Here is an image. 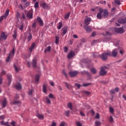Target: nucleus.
<instances>
[{
  "mask_svg": "<svg viewBox=\"0 0 126 126\" xmlns=\"http://www.w3.org/2000/svg\"><path fill=\"white\" fill-rule=\"evenodd\" d=\"M52 49V47L50 46H48L45 50H44V53L46 54V53H47L48 52L50 53L51 52V50Z\"/></svg>",
  "mask_w": 126,
  "mask_h": 126,
  "instance_id": "nucleus-24",
  "label": "nucleus"
},
{
  "mask_svg": "<svg viewBox=\"0 0 126 126\" xmlns=\"http://www.w3.org/2000/svg\"><path fill=\"white\" fill-rule=\"evenodd\" d=\"M21 19H25V15H24V13H21Z\"/></svg>",
  "mask_w": 126,
  "mask_h": 126,
  "instance_id": "nucleus-46",
  "label": "nucleus"
},
{
  "mask_svg": "<svg viewBox=\"0 0 126 126\" xmlns=\"http://www.w3.org/2000/svg\"><path fill=\"white\" fill-rule=\"evenodd\" d=\"M35 46H36V44L35 43H32L31 47L29 48V50H30L31 53H32V51H33V50H34Z\"/></svg>",
  "mask_w": 126,
  "mask_h": 126,
  "instance_id": "nucleus-22",
  "label": "nucleus"
},
{
  "mask_svg": "<svg viewBox=\"0 0 126 126\" xmlns=\"http://www.w3.org/2000/svg\"><path fill=\"white\" fill-rule=\"evenodd\" d=\"M113 121H114V120L113 119V117L110 116V118H109V121L111 123H112V122H113Z\"/></svg>",
  "mask_w": 126,
  "mask_h": 126,
  "instance_id": "nucleus-61",
  "label": "nucleus"
},
{
  "mask_svg": "<svg viewBox=\"0 0 126 126\" xmlns=\"http://www.w3.org/2000/svg\"><path fill=\"white\" fill-rule=\"evenodd\" d=\"M62 31L63 35H65L67 32V27H64L62 29Z\"/></svg>",
  "mask_w": 126,
  "mask_h": 126,
  "instance_id": "nucleus-23",
  "label": "nucleus"
},
{
  "mask_svg": "<svg viewBox=\"0 0 126 126\" xmlns=\"http://www.w3.org/2000/svg\"><path fill=\"white\" fill-rule=\"evenodd\" d=\"M9 14V10L7 9L5 11L4 14L3 15L1 16V17H0V23H1V22H2V20H3V19H6V18H7V17L8 16Z\"/></svg>",
  "mask_w": 126,
  "mask_h": 126,
  "instance_id": "nucleus-2",
  "label": "nucleus"
},
{
  "mask_svg": "<svg viewBox=\"0 0 126 126\" xmlns=\"http://www.w3.org/2000/svg\"><path fill=\"white\" fill-rule=\"evenodd\" d=\"M40 78V75L36 74L35 75V80L36 82H39V79Z\"/></svg>",
  "mask_w": 126,
  "mask_h": 126,
  "instance_id": "nucleus-33",
  "label": "nucleus"
},
{
  "mask_svg": "<svg viewBox=\"0 0 126 126\" xmlns=\"http://www.w3.org/2000/svg\"><path fill=\"white\" fill-rule=\"evenodd\" d=\"M67 51H68V48H67V47L65 46L64 47V53H67Z\"/></svg>",
  "mask_w": 126,
  "mask_h": 126,
  "instance_id": "nucleus-51",
  "label": "nucleus"
},
{
  "mask_svg": "<svg viewBox=\"0 0 126 126\" xmlns=\"http://www.w3.org/2000/svg\"><path fill=\"white\" fill-rule=\"evenodd\" d=\"M63 75H65V77H67V75H66V73L65 72V71L64 70V69L63 70Z\"/></svg>",
  "mask_w": 126,
  "mask_h": 126,
  "instance_id": "nucleus-53",
  "label": "nucleus"
},
{
  "mask_svg": "<svg viewBox=\"0 0 126 126\" xmlns=\"http://www.w3.org/2000/svg\"><path fill=\"white\" fill-rule=\"evenodd\" d=\"M115 32L117 33H120V34H123V33H125V30L123 28H115L114 29Z\"/></svg>",
  "mask_w": 126,
  "mask_h": 126,
  "instance_id": "nucleus-5",
  "label": "nucleus"
},
{
  "mask_svg": "<svg viewBox=\"0 0 126 126\" xmlns=\"http://www.w3.org/2000/svg\"><path fill=\"white\" fill-rule=\"evenodd\" d=\"M32 64V67H33V68H35V67H37V59H33Z\"/></svg>",
  "mask_w": 126,
  "mask_h": 126,
  "instance_id": "nucleus-12",
  "label": "nucleus"
},
{
  "mask_svg": "<svg viewBox=\"0 0 126 126\" xmlns=\"http://www.w3.org/2000/svg\"><path fill=\"white\" fill-rule=\"evenodd\" d=\"M16 17L18 19V18H20V19H21V14L19 13V12H17L16 14Z\"/></svg>",
  "mask_w": 126,
  "mask_h": 126,
  "instance_id": "nucleus-42",
  "label": "nucleus"
},
{
  "mask_svg": "<svg viewBox=\"0 0 126 126\" xmlns=\"http://www.w3.org/2000/svg\"><path fill=\"white\" fill-rule=\"evenodd\" d=\"M62 27H63V23L59 22V26L57 27V28L59 30H60V29H61Z\"/></svg>",
  "mask_w": 126,
  "mask_h": 126,
  "instance_id": "nucleus-38",
  "label": "nucleus"
},
{
  "mask_svg": "<svg viewBox=\"0 0 126 126\" xmlns=\"http://www.w3.org/2000/svg\"><path fill=\"white\" fill-rule=\"evenodd\" d=\"M19 103H20V101H19V100H17V101H14L13 102V104L14 105H15V104H19Z\"/></svg>",
  "mask_w": 126,
  "mask_h": 126,
  "instance_id": "nucleus-55",
  "label": "nucleus"
},
{
  "mask_svg": "<svg viewBox=\"0 0 126 126\" xmlns=\"http://www.w3.org/2000/svg\"><path fill=\"white\" fill-rule=\"evenodd\" d=\"M103 16H108V11L107 10H103Z\"/></svg>",
  "mask_w": 126,
  "mask_h": 126,
  "instance_id": "nucleus-32",
  "label": "nucleus"
},
{
  "mask_svg": "<svg viewBox=\"0 0 126 126\" xmlns=\"http://www.w3.org/2000/svg\"><path fill=\"white\" fill-rule=\"evenodd\" d=\"M13 38L14 39V40H16L17 37V32H16V30H14V34H13Z\"/></svg>",
  "mask_w": 126,
  "mask_h": 126,
  "instance_id": "nucleus-27",
  "label": "nucleus"
},
{
  "mask_svg": "<svg viewBox=\"0 0 126 126\" xmlns=\"http://www.w3.org/2000/svg\"><path fill=\"white\" fill-rule=\"evenodd\" d=\"M35 46H36V44L35 43H32L31 47L29 48V50H30L31 53H32V51H33V50H34Z\"/></svg>",
  "mask_w": 126,
  "mask_h": 126,
  "instance_id": "nucleus-21",
  "label": "nucleus"
},
{
  "mask_svg": "<svg viewBox=\"0 0 126 126\" xmlns=\"http://www.w3.org/2000/svg\"><path fill=\"white\" fill-rule=\"evenodd\" d=\"M68 108L71 110V111H72V104H71V102H69L67 104Z\"/></svg>",
  "mask_w": 126,
  "mask_h": 126,
  "instance_id": "nucleus-29",
  "label": "nucleus"
},
{
  "mask_svg": "<svg viewBox=\"0 0 126 126\" xmlns=\"http://www.w3.org/2000/svg\"><path fill=\"white\" fill-rule=\"evenodd\" d=\"M64 84L67 89H70V88H71V85H70L69 84H68L67 82H64Z\"/></svg>",
  "mask_w": 126,
  "mask_h": 126,
  "instance_id": "nucleus-34",
  "label": "nucleus"
},
{
  "mask_svg": "<svg viewBox=\"0 0 126 126\" xmlns=\"http://www.w3.org/2000/svg\"><path fill=\"white\" fill-rule=\"evenodd\" d=\"M95 119H100V115L99 113H96L95 115Z\"/></svg>",
  "mask_w": 126,
  "mask_h": 126,
  "instance_id": "nucleus-57",
  "label": "nucleus"
},
{
  "mask_svg": "<svg viewBox=\"0 0 126 126\" xmlns=\"http://www.w3.org/2000/svg\"><path fill=\"white\" fill-rule=\"evenodd\" d=\"M92 37H95L96 36V32H94L92 33Z\"/></svg>",
  "mask_w": 126,
  "mask_h": 126,
  "instance_id": "nucleus-63",
  "label": "nucleus"
},
{
  "mask_svg": "<svg viewBox=\"0 0 126 126\" xmlns=\"http://www.w3.org/2000/svg\"><path fill=\"white\" fill-rule=\"evenodd\" d=\"M36 21L38 22L40 26H44V22H43V20H42L40 17H38L36 19Z\"/></svg>",
  "mask_w": 126,
  "mask_h": 126,
  "instance_id": "nucleus-8",
  "label": "nucleus"
},
{
  "mask_svg": "<svg viewBox=\"0 0 126 126\" xmlns=\"http://www.w3.org/2000/svg\"><path fill=\"white\" fill-rule=\"evenodd\" d=\"M15 87L16 89H17L18 90H20V89H21V85H20V84L16 85L15 86Z\"/></svg>",
  "mask_w": 126,
  "mask_h": 126,
  "instance_id": "nucleus-31",
  "label": "nucleus"
},
{
  "mask_svg": "<svg viewBox=\"0 0 126 126\" xmlns=\"http://www.w3.org/2000/svg\"><path fill=\"white\" fill-rule=\"evenodd\" d=\"M55 38H56V40H55L56 44H59V41H60V36H56Z\"/></svg>",
  "mask_w": 126,
  "mask_h": 126,
  "instance_id": "nucleus-37",
  "label": "nucleus"
},
{
  "mask_svg": "<svg viewBox=\"0 0 126 126\" xmlns=\"http://www.w3.org/2000/svg\"><path fill=\"white\" fill-rule=\"evenodd\" d=\"M27 17L28 19H32V18H33V13L32 12H28L27 14Z\"/></svg>",
  "mask_w": 126,
  "mask_h": 126,
  "instance_id": "nucleus-13",
  "label": "nucleus"
},
{
  "mask_svg": "<svg viewBox=\"0 0 126 126\" xmlns=\"http://www.w3.org/2000/svg\"><path fill=\"white\" fill-rule=\"evenodd\" d=\"M74 56H75V53L74 52H73V51H71L67 55V58L68 59H72V58H73V57H74Z\"/></svg>",
  "mask_w": 126,
  "mask_h": 126,
  "instance_id": "nucleus-9",
  "label": "nucleus"
},
{
  "mask_svg": "<svg viewBox=\"0 0 126 126\" xmlns=\"http://www.w3.org/2000/svg\"><path fill=\"white\" fill-rule=\"evenodd\" d=\"M41 7H43L44 9H46L47 8H48L49 6H48V4L46 2H43L41 4Z\"/></svg>",
  "mask_w": 126,
  "mask_h": 126,
  "instance_id": "nucleus-18",
  "label": "nucleus"
},
{
  "mask_svg": "<svg viewBox=\"0 0 126 126\" xmlns=\"http://www.w3.org/2000/svg\"><path fill=\"white\" fill-rule=\"evenodd\" d=\"M7 38V35L5 34V32H2L1 33L0 36V40H6Z\"/></svg>",
  "mask_w": 126,
  "mask_h": 126,
  "instance_id": "nucleus-6",
  "label": "nucleus"
},
{
  "mask_svg": "<svg viewBox=\"0 0 126 126\" xmlns=\"http://www.w3.org/2000/svg\"><path fill=\"white\" fill-rule=\"evenodd\" d=\"M90 21H91V18H88L85 20V24L86 26H88L90 24Z\"/></svg>",
  "mask_w": 126,
  "mask_h": 126,
  "instance_id": "nucleus-19",
  "label": "nucleus"
},
{
  "mask_svg": "<svg viewBox=\"0 0 126 126\" xmlns=\"http://www.w3.org/2000/svg\"><path fill=\"white\" fill-rule=\"evenodd\" d=\"M117 55H118V49H114L112 52V57H117Z\"/></svg>",
  "mask_w": 126,
  "mask_h": 126,
  "instance_id": "nucleus-15",
  "label": "nucleus"
},
{
  "mask_svg": "<svg viewBox=\"0 0 126 126\" xmlns=\"http://www.w3.org/2000/svg\"><path fill=\"white\" fill-rule=\"evenodd\" d=\"M48 97H49L48 98H51V99L55 98V97H54V95L52 93H51L49 94Z\"/></svg>",
  "mask_w": 126,
  "mask_h": 126,
  "instance_id": "nucleus-44",
  "label": "nucleus"
},
{
  "mask_svg": "<svg viewBox=\"0 0 126 126\" xmlns=\"http://www.w3.org/2000/svg\"><path fill=\"white\" fill-rule=\"evenodd\" d=\"M32 28L35 29L36 28V22H34L32 25Z\"/></svg>",
  "mask_w": 126,
  "mask_h": 126,
  "instance_id": "nucleus-52",
  "label": "nucleus"
},
{
  "mask_svg": "<svg viewBox=\"0 0 126 126\" xmlns=\"http://www.w3.org/2000/svg\"><path fill=\"white\" fill-rule=\"evenodd\" d=\"M103 13V9H99V12L97 14L96 17L98 19H101L102 18V14Z\"/></svg>",
  "mask_w": 126,
  "mask_h": 126,
  "instance_id": "nucleus-10",
  "label": "nucleus"
},
{
  "mask_svg": "<svg viewBox=\"0 0 126 126\" xmlns=\"http://www.w3.org/2000/svg\"><path fill=\"white\" fill-rule=\"evenodd\" d=\"M95 126H101V122L100 121H95Z\"/></svg>",
  "mask_w": 126,
  "mask_h": 126,
  "instance_id": "nucleus-41",
  "label": "nucleus"
},
{
  "mask_svg": "<svg viewBox=\"0 0 126 126\" xmlns=\"http://www.w3.org/2000/svg\"><path fill=\"white\" fill-rule=\"evenodd\" d=\"M25 35H28V42H30V41H31V39H32V34H31L30 32H26L25 33Z\"/></svg>",
  "mask_w": 126,
  "mask_h": 126,
  "instance_id": "nucleus-14",
  "label": "nucleus"
},
{
  "mask_svg": "<svg viewBox=\"0 0 126 126\" xmlns=\"http://www.w3.org/2000/svg\"><path fill=\"white\" fill-rule=\"evenodd\" d=\"M37 117L39 120H43L44 119V115L42 114H37Z\"/></svg>",
  "mask_w": 126,
  "mask_h": 126,
  "instance_id": "nucleus-30",
  "label": "nucleus"
},
{
  "mask_svg": "<svg viewBox=\"0 0 126 126\" xmlns=\"http://www.w3.org/2000/svg\"><path fill=\"white\" fill-rule=\"evenodd\" d=\"M0 124L1 126H11L9 125V123L8 122H5L3 121L0 122Z\"/></svg>",
  "mask_w": 126,
  "mask_h": 126,
  "instance_id": "nucleus-20",
  "label": "nucleus"
},
{
  "mask_svg": "<svg viewBox=\"0 0 126 126\" xmlns=\"http://www.w3.org/2000/svg\"><path fill=\"white\" fill-rule=\"evenodd\" d=\"M115 2L116 4H118V5L121 4V1H120V0H115Z\"/></svg>",
  "mask_w": 126,
  "mask_h": 126,
  "instance_id": "nucleus-47",
  "label": "nucleus"
},
{
  "mask_svg": "<svg viewBox=\"0 0 126 126\" xmlns=\"http://www.w3.org/2000/svg\"><path fill=\"white\" fill-rule=\"evenodd\" d=\"M109 111L110 112V113H114V108H112V107H110L109 108Z\"/></svg>",
  "mask_w": 126,
  "mask_h": 126,
  "instance_id": "nucleus-56",
  "label": "nucleus"
},
{
  "mask_svg": "<svg viewBox=\"0 0 126 126\" xmlns=\"http://www.w3.org/2000/svg\"><path fill=\"white\" fill-rule=\"evenodd\" d=\"M10 125H11L12 126H16V122H15L14 121H13L10 123Z\"/></svg>",
  "mask_w": 126,
  "mask_h": 126,
  "instance_id": "nucleus-43",
  "label": "nucleus"
},
{
  "mask_svg": "<svg viewBox=\"0 0 126 126\" xmlns=\"http://www.w3.org/2000/svg\"><path fill=\"white\" fill-rule=\"evenodd\" d=\"M15 51V50H14V48H13L12 50L10 52L8 57L6 59V62L7 63H8V62H9V60H10V59H12L13 57H14Z\"/></svg>",
  "mask_w": 126,
  "mask_h": 126,
  "instance_id": "nucleus-4",
  "label": "nucleus"
},
{
  "mask_svg": "<svg viewBox=\"0 0 126 126\" xmlns=\"http://www.w3.org/2000/svg\"><path fill=\"white\" fill-rule=\"evenodd\" d=\"M91 71L92 72V73H94V74H95L97 71L96 70V69L94 67H93L91 69Z\"/></svg>",
  "mask_w": 126,
  "mask_h": 126,
  "instance_id": "nucleus-36",
  "label": "nucleus"
},
{
  "mask_svg": "<svg viewBox=\"0 0 126 126\" xmlns=\"http://www.w3.org/2000/svg\"><path fill=\"white\" fill-rule=\"evenodd\" d=\"M45 101H46L47 104H48V105H51V100H50V98H49V97L46 96L45 97Z\"/></svg>",
  "mask_w": 126,
  "mask_h": 126,
  "instance_id": "nucleus-25",
  "label": "nucleus"
},
{
  "mask_svg": "<svg viewBox=\"0 0 126 126\" xmlns=\"http://www.w3.org/2000/svg\"><path fill=\"white\" fill-rule=\"evenodd\" d=\"M42 89H43V93H47V85L43 84Z\"/></svg>",
  "mask_w": 126,
  "mask_h": 126,
  "instance_id": "nucleus-26",
  "label": "nucleus"
},
{
  "mask_svg": "<svg viewBox=\"0 0 126 126\" xmlns=\"http://www.w3.org/2000/svg\"><path fill=\"white\" fill-rule=\"evenodd\" d=\"M84 29L87 32H90L92 31V29H91V28H90L88 26H84Z\"/></svg>",
  "mask_w": 126,
  "mask_h": 126,
  "instance_id": "nucleus-17",
  "label": "nucleus"
},
{
  "mask_svg": "<svg viewBox=\"0 0 126 126\" xmlns=\"http://www.w3.org/2000/svg\"><path fill=\"white\" fill-rule=\"evenodd\" d=\"M6 105H7V100H6V98H4L3 100L2 101V108H5L6 107Z\"/></svg>",
  "mask_w": 126,
  "mask_h": 126,
  "instance_id": "nucleus-11",
  "label": "nucleus"
},
{
  "mask_svg": "<svg viewBox=\"0 0 126 126\" xmlns=\"http://www.w3.org/2000/svg\"><path fill=\"white\" fill-rule=\"evenodd\" d=\"M119 23H121V24L126 23V21L125 19H121L118 20Z\"/></svg>",
  "mask_w": 126,
  "mask_h": 126,
  "instance_id": "nucleus-28",
  "label": "nucleus"
},
{
  "mask_svg": "<svg viewBox=\"0 0 126 126\" xmlns=\"http://www.w3.org/2000/svg\"><path fill=\"white\" fill-rule=\"evenodd\" d=\"M77 74H78L77 71H70L69 72V75L70 77H74V76H76Z\"/></svg>",
  "mask_w": 126,
  "mask_h": 126,
  "instance_id": "nucleus-7",
  "label": "nucleus"
},
{
  "mask_svg": "<svg viewBox=\"0 0 126 126\" xmlns=\"http://www.w3.org/2000/svg\"><path fill=\"white\" fill-rule=\"evenodd\" d=\"M76 125L77 126H82V124H81V123H80L79 121L76 122Z\"/></svg>",
  "mask_w": 126,
  "mask_h": 126,
  "instance_id": "nucleus-45",
  "label": "nucleus"
},
{
  "mask_svg": "<svg viewBox=\"0 0 126 126\" xmlns=\"http://www.w3.org/2000/svg\"><path fill=\"white\" fill-rule=\"evenodd\" d=\"M33 94V90H31L29 92V95H32Z\"/></svg>",
  "mask_w": 126,
  "mask_h": 126,
  "instance_id": "nucleus-58",
  "label": "nucleus"
},
{
  "mask_svg": "<svg viewBox=\"0 0 126 126\" xmlns=\"http://www.w3.org/2000/svg\"><path fill=\"white\" fill-rule=\"evenodd\" d=\"M5 119V116L4 115L0 116V120H4Z\"/></svg>",
  "mask_w": 126,
  "mask_h": 126,
  "instance_id": "nucleus-54",
  "label": "nucleus"
},
{
  "mask_svg": "<svg viewBox=\"0 0 126 126\" xmlns=\"http://www.w3.org/2000/svg\"><path fill=\"white\" fill-rule=\"evenodd\" d=\"M69 113H70L69 110H67L65 112V114L66 117H68V116H69Z\"/></svg>",
  "mask_w": 126,
  "mask_h": 126,
  "instance_id": "nucleus-49",
  "label": "nucleus"
},
{
  "mask_svg": "<svg viewBox=\"0 0 126 126\" xmlns=\"http://www.w3.org/2000/svg\"><path fill=\"white\" fill-rule=\"evenodd\" d=\"M23 27H24L23 25H21L19 27V30H22L23 29Z\"/></svg>",
  "mask_w": 126,
  "mask_h": 126,
  "instance_id": "nucleus-64",
  "label": "nucleus"
},
{
  "mask_svg": "<svg viewBox=\"0 0 126 126\" xmlns=\"http://www.w3.org/2000/svg\"><path fill=\"white\" fill-rule=\"evenodd\" d=\"M66 124L64 122H62L60 126H65Z\"/></svg>",
  "mask_w": 126,
  "mask_h": 126,
  "instance_id": "nucleus-59",
  "label": "nucleus"
},
{
  "mask_svg": "<svg viewBox=\"0 0 126 126\" xmlns=\"http://www.w3.org/2000/svg\"><path fill=\"white\" fill-rule=\"evenodd\" d=\"M89 85H91V83H85V84H83V86H84V87H86L87 86H88Z\"/></svg>",
  "mask_w": 126,
  "mask_h": 126,
  "instance_id": "nucleus-50",
  "label": "nucleus"
},
{
  "mask_svg": "<svg viewBox=\"0 0 126 126\" xmlns=\"http://www.w3.org/2000/svg\"><path fill=\"white\" fill-rule=\"evenodd\" d=\"M5 73H6L5 71H4V70H2L0 74V77H2V76L4 75L5 74Z\"/></svg>",
  "mask_w": 126,
  "mask_h": 126,
  "instance_id": "nucleus-40",
  "label": "nucleus"
},
{
  "mask_svg": "<svg viewBox=\"0 0 126 126\" xmlns=\"http://www.w3.org/2000/svg\"><path fill=\"white\" fill-rule=\"evenodd\" d=\"M108 69V67L106 66H102L100 68V71L99 72L100 75H105L107 74V70Z\"/></svg>",
  "mask_w": 126,
  "mask_h": 126,
  "instance_id": "nucleus-3",
  "label": "nucleus"
},
{
  "mask_svg": "<svg viewBox=\"0 0 126 126\" xmlns=\"http://www.w3.org/2000/svg\"><path fill=\"white\" fill-rule=\"evenodd\" d=\"M70 15V12H69L68 13H67L65 16H64V19H68L69 18V16Z\"/></svg>",
  "mask_w": 126,
  "mask_h": 126,
  "instance_id": "nucleus-35",
  "label": "nucleus"
},
{
  "mask_svg": "<svg viewBox=\"0 0 126 126\" xmlns=\"http://www.w3.org/2000/svg\"><path fill=\"white\" fill-rule=\"evenodd\" d=\"M34 7L35 8H38L39 7V2L36 1L34 5Z\"/></svg>",
  "mask_w": 126,
  "mask_h": 126,
  "instance_id": "nucleus-39",
  "label": "nucleus"
},
{
  "mask_svg": "<svg viewBox=\"0 0 126 126\" xmlns=\"http://www.w3.org/2000/svg\"><path fill=\"white\" fill-rule=\"evenodd\" d=\"M7 79L8 80V85H10L11 83V77H12V76L11 75V74H9L7 75Z\"/></svg>",
  "mask_w": 126,
  "mask_h": 126,
  "instance_id": "nucleus-16",
  "label": "nucleus"
},
{
  "mask_svg": "<svg viewBox=\"0 0 126 126\" xmlns=\"http://www.w3.org/2000/svg\"><path fill=\"white\" fill-rule=\"evenodd\" d=\"M14 67L15 68V71H16L17 72H18L19 71V69L17 68V66H16L15 64H14Z\"/></svg>",
  "mask_w": 126,
  "mask_h": 126,
  "instance_id": "nucleus-48",
  "label": "nucleus"
},
{
  "mask_svg": "<svg viewBox=\"0 0 126 126\" xmlns=\"http://www.w3.org/2000/svg\"><path fill=\"white\" fill-rule=\"evenodd\" d=\"M80 115H81V116H82V117H85V114L82 111H80Z\"/></svg>",
  "mask_w": 126,
  "mask_h": 126,
  "instance_id": "nucleus-60",
  "label": "nucleus"
},
{
  "mask_svg": "<svg viewBox=\"0 0 126 126\" xmlns=\"http://www.w3.org/2000/svg\"><path fill=\"white\" fill-rule=\"evenodd\" d=\"M93 57L94 58H98V57H100L101 59L103 61H107V59L108 56H111V52L107 51L102 54L101 56H100L97 53H93Z\"/></svg>",
  "mask_w": 126,
  "mask_h": 126,
  "instance_id": "nucleus-1",
  "label": "nucleus"
},
{
  "mask_svg": "<svg viewBox=\"0 0 126 126\" xmlns=\"http://www.w3.org/2000/svg\"><path fill=\"white\" fill-rule=\"evenodd\" d=\"M84 93L85 94H86V95H90V92H88V91H85L84 92Z\"/></svg>",
  "mask_w": 126,
  "mask_h": 126,
  "instance_id": "nucleus-62",
  "label": "nucleus"
}]
</instances>
